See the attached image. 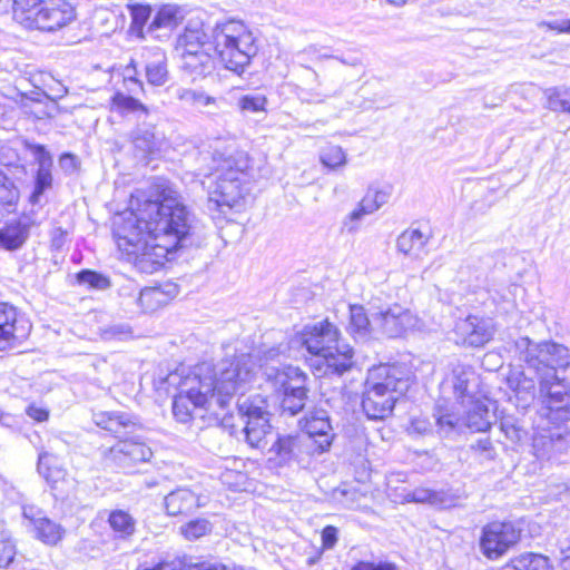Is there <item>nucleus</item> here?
<instances>
[{
    "instance_id": "f3484780",
    "label": "nucleus",
    "mask_w": 570,
    "mask_h": 570,
    "mask_svg": "<svg viewBox=\"0 0 570 570\" xmlns=\"http://www.w3.org/2000/svg\"><path fill=\"white\" fill-rule=\"evenodd\" d=\"M373 322L379 324L382 332L389 337H399L407 331L421 328V320L411 311L400 305H394L386 311L380 312L373 318Z\"/></svg>"
},
{
    "instance_id": "603ef678",
    "label": "nucleus",
    "mask_w": 570,
    "mask_h": 570,
    "mask_svg": "<svg viewBox=\"0 0 570 570\" xmlns=\"http://www.w3.org/2000/svg\"><path fill=\"white\" fill-rule=\"evenodd\" d=\"M80 284H87L92 288L105 289L110 286L107 277L92 271H82L77 276Z\"/></svg>"
},
{
    "instance_id": "4d7b16f0",
    "label": "nucleus",
    "mask_w": 570,
    "mask_h": 570,
    "mask_svg": "<svg viewBox=\"0 0 570 570\" xmlns=\"http://www.w3.org/2000/svg\"><path fill=\"white\" fill-rule=\"evenodd\" d=\"M28 148L38 164V169L52 167V157L42 145H28Z\"/></svg>"
},
{
    "instance_id": "a19ab883",
    "label": "nucleus",
    "mask_w": 570,
    "mask_h": 570,
    "mask_svg": "<svg viewBox=\"0 0 570 570\" xmlns=\"http://www.w3.org/2000/svg\"><path fill=\"white\" fill-rule=\"evenodd\" d=\"M165 303V293L158 287H146L138 297V304L145 312H154Z\"/></svg>"
},
{
    "instance_id": "aec40b11",
    "label": "nucleus",
    "mask_w": 570,
    "mask_h": 570,
    "mask_svg": "<svg viewBox=\"0 0 570 570\" xmlns=\"http://www.w3.org/2000/svg\"><path fill=\"white\" fill-rule=\"evenodd\" d=\"M22 515L29 522L28 527L31 528L35 537L41 542L55 546L62 539L63 528L47 518L40 509L33 505L23 507Z\"/></svg>"
},
{
    "instance_id": "e433bc0d",
    "label": "nucleus",
    "mask_w": 570,
    "mask_h": 570,
    "mask_svg": "<svg viewBox=\"0 0 570 570\" xmlns=\"http://www.w3.org/2000/svg\"><path fill=\"white\" fill-rule=\"evenodd\" d=\"M177 41L184 43L196 42L195 45L205 46L206 43L209 45L210 36L207 35L205 24L200 19H190Z\"/></svg>"
},
{
    "instance_id": "4be33fe9",
    "label": "nucleus",
    "mask_w": 570,
    "mask_h": 570,
    "mask_svg": "<svg viewBox=\"0 0 570 570\" xmlns=\"http://www.w3.org/2000/svg\"><path fill=\"white\" fill-rule=\"evenodd\" d=\"M463 409V424L475 432L487 431L491 426L489 407L484 401L469 397L465 405H460Z\"/></svg>"
},
{
    "instance_id": "a211bd4d",
    "label": "nucleus",
    "mask_w": 570,
    "mask_h": 570,
    "mask_svg": "<svg viewBox=\"0 0 570 570\" xmlns=\"http://www.w3.org/2000/svg\"><path fill=\"white\" fill-rule=\"evenodd\" d=\"M272 452L278 458L281 463L291 461H304L306 456L317 453L315 441L311 436L285 435L278 438L273 444Z\"/></svg>"
},
{
    "instance_id": "72a5a7b5",
    "label": "nucleus",
    "mask_w": 570,
    "mask_h": 570,
    "mask_svg": "<svg viewBox=\"0 0 570 570\" xmlns=\"http://www.w3.org/2000/svg\"><path fill=\"white\" fill-rule=\"evenodd\" d=\"M508 385L515 392L518 399L523 402L531 401L535 396V382L524 372H512L508 376Z\"/></svg>"
},
{
    "instance_id": "69168bd1",
    "label": "nucleus",
    "mask_w": 570,
    "mask_h": 570,
    "mask_svg": "<svg viewBox=\"0 0 570 570\" xmlns=\"http://www.w3.org/2000/svg\"><path fill=\"white\" fill-rule=\"evenodd\" d=\"M186 570H224V567L219 563L203 561L186 566Z\"/></svg>"
},
{
    "instance_id": "774afa93",
    "label": "nucleus",
    "mask_w": 570,
    "mask_h": 570,
    "mask_svg": "<svg viewBox=\"0 0 570 570\" xmlns=\"http://www.w3.org/2000/svg\"><path fill=\"white\" fill-rule=\"evenodd\" d=\"M28 415L38 422H43L49 416L46 410L36 406H30L28 409Z\"/></svg>"
},
{
    "instance_id": "bb28decb",
    "label": "nucleus",
    "mask_w": 570,
    "mask_h": 570,
    "mask_svg": "<svg viewBox=\"0 0 570 570\" xmlns=\"http://www.w3.org/2000/svg\"><path fill=\"white\" fill-rule=\"evenodd\" d=\"M426 243L428 237L419 229H406L397 237L396 246L404 255L421 259L428 253Z\"/></svg>"
},
{
    "instance_id": "3c124183",
    "label": "nucleus",
    "mask_w": 570,
    "mask_h": 570,
    "mask_svg": "<svg viewBox=\"0 0 570 570\" xmlns=\"http://www.w3.org/2000/svg\"><path fill=\"white\" fill-rule=\"evenodd\" d=\"M267 98L264 95H245L238 99V107L244 112L265 111Z\"/></svg>"
},
{
    "instance_id": "bf43d9fd",
    "label": "nucleus",
    "mask_w": 570,
    "mask_h": 570,
    "mask_svg": "<svg viewBox=\"0 0 570 570\" xmlns=\"http://www.w3.org/2000/svg\"><path fill=\"white\" fill-rule=\"evenodd\" d=\"M410 433L423 435L432 431V424L428 419L414 417L409 428Z\"/></svg>"
},
{
    "instance_id": "b1692460",
    "label": "nucleus",
    "mask_w": 570,
    "mask_h": 570,
    "mask_svg": "<svg viewBox=\"0 0 570 570\" xmlns=\"http://www.w3.org/2000/svg\"><path fill=\"white\" fill-rule=\"evenodd\" d=\"M165 507L168 514L180 515L193 512L200 503L191 490L179 488L165 497Z\"/></svg>"
},
{
    "instance_id": "c03bdc74",
    "label": "nucleus",
    "mask_w": 570,
    "mask_h": 570,
    "mask_svg": "<svg viewBox=\"0 0 570 570\" xmlns=\"http://www.w3.org/2000/svg\"><path fill=\"white\" fill-rule=\"evenodd\" d=\"M406 498L409 501L419 503H430L440 507H445L448 504V502L444 500V493L424 488L413 490L406 495Z\"/></svg>"
},
{
    "instance_id": "a18cd8bd",
    "label": "nucleus",
    "mask_w": 570,
    "mask_h": 570,
    "mask_svg": "<svg viewBox=\"0 0 570 570\" xmlns=\"http://www.w3.org/2000/svg\"><path fill=\"white\" fill-rule=\"evenodd\" d=\"M469 385V373L464 368H458L453 371V391L458 399V405H465L469 402V397H473L468 394Z\"/></svg>"
},
{
    "instance_id": "f257e3e1",
    "label": "nucleus",
    "mask_w": 570,
    "mask_h": 570,
    "mask_svg": "<svg viewBox=\"0 0 570 570\" xmlns=\"http://www.w3.org/2000/svg\"><path fill=\"white\" fill-rule=\"evenodd\" d=\"M190 229V215L174 191L160 200H146L116 224L119 250L141 273L153 274L178 248Z\"/></svg>"
},
{
    "instance_id": "f8f14e48",
    "label": "nucleus",
    "mask_w": 570,
    "mask_h": 570,
    "mask_svg": "<svg viewBox=\"0 0 570 570\" xmlns=\"http://www.w3.org/2000/svg\"><path fill=\"white\" fill-rule=\"evenodd\" d=\"M570 449V432L560 425L550 426L537 420L532 435V451L539 460H552Z\"/></svg>"
},
{
    "instance_id": "5701e85b",
    "label": "nucleus",
    "mask_w": 570,
    "mask_h": 570,
    "mask_svg": "<svg viewBox=\"0 0 570 570\" xmlns=\"http://www.w3.org/2000/svg\"><path fill=\"white\" fill-rule=\"evenodd\" d=\"M185 18L184 10L177 6L167 4L158 10L149 24L147 32L153 35L158 30H166L164 35H155V38L168 37L169 32L178 27Z\"/></svg>"
},
{
    "instance_id": "5fc2aeb1",
    "label": "nucleus",
    "mask_w": 570,
    "mask_h": 570,
    "mask_svg": "<svg viewBox=\"0 0 570 570\" xmlns=\"http://www.w3.org/2000/svg\"><path fill=\"white\" fill-rule=\"evenodd\" d=\"M16 546L8 534H0V567L7 568L14 559Z\"/></svg>"
},
{
    "instance_id": "864d4df0",
    "label": "nucleus",
    "mask_w": 570,
    "mask_h": 570,
    "mask_svg": "<svg viewBox=\"0 0 570 570\" xmlns=\"http://www.w3.org/2000/svg\"><path fill=\"white\" fill-rule=\"evenodd\" d=\"M129 10L132 19L131 28L140 33L150 16L151 9L149 6L132 4L129 6Z\"/></svg>"
},
{
    "instance_id": "f03ea898",
    "label": "nucleus",
    "mask_w": 570,
    "mask_h": 570,
    "mask_svg": "<svg viewBox=\"0 0 570 570\" xmlns=\"http://www.w3.org/2000/svg\"><path fill=\"white\" fill-rule=\"evenodd\" d=\"M256 374V364L250 354L222 361L217 370L208 363L170 372L164 380L168 387L177 391L173 401V414L178 422H189L195 412L205 411L217 422L227 419L230 402L236 393H244Z\"/></svg>"
},
{
    "instance_id": "4c0bfd02",
    "label": "nucleus",
    "mask_w": 570,
    "mask_h": 570,
    "mask_svg": "<svg viewBox=\"0 0 570 570\" xmlns=\"http://www.w3.org/2000/svg\"><path fill=\"white\" fill-rule=\"evenodd\" d=\"M350 330L361 338H365L371 333V322L361 305L350 307Z\"/></svg>"
},
{
    "instance_id": "79ce46f5",
    "label": "nucleus",
    "mask_w": 570,
    "mask_h": 570,
    "mask_svg": "<svg viewBox=\"0 0 570 570\" xmlns=\"http://www.w3.org/2000/svg\"><path fill=\"white\" fill-rule=\"evenodd\" d=\"M346 160V154L340 146L328 145L320 154V161L330 169L345 166Z\"/></svg>"
},
{
    "instance_id": "412c9836",
    "label": "nucleus",
    "mask_w": 570,
    "mask_h": 570,
    "mask_svg": "<svg viewBox=\"0 0 570 570\" xmlns=\"http://www.w3.org/2000/svg\"><path fill=\"white\" fill-rule=\"evenodd\" d=\"M92 421L98 428L111 433L119 440L135 434L139 429V425L130 414L120 411L96 412L92 415Z\"/></svg>"
},
{
    "instance_id": "8fccbe9b",
    "label": "nucleus",
    "mask_w": 570,
    "mask_h": 570,
    "mask_svg": "<svg viewBox=\"0 0 570 570\" xmlns=\"http://www.w3.org/2000/svg\"><path fill=\"white\" fill-rule=\"evenodd\" d=\"M500 430L505 438L514 444L521 442L525 436V431L518 424L517 420L511 416L501 419Z\"/></svg>"
},
{
    "instance_id": "20e7f679",
    "label": "nucleus",
    "mask_w": 570,
    "mask_h": 570,
    "mask_svg": "<svg viewBox=\"0 0 570 570\" xmlns=\"http://www.w3.org/2000/svg\"><path fill=\"white\" fill-rule=\"evenodd\" d=\"M312 355L311 366L318 376L342 375L353 365V350L340 343L338 328L327 320L308 324L292 340Z\"/></svg>"
},
{
    "instance_id": "cd10ccee",
    "label": "nucleus",
    "mask_w": 570,
    "mask_h": 570,
    "mask_svg": "<svg viewBox=\"0 0 570 570\" xmlns=\"http://www.w3.org/2000/svg\"><path fill=\"white\" fill-rule=\"evenodd\" d=\"M499 570H553L549 558L533 552L521 553L512 558Z\"/></svg>"
},
{
    "instance_id": "6ab92c4d",
    "label": "nucleus",
    "mask_w": 570,
    "mask_h": 570,
    "mask_svg": "<svg viewBox=\"0 0 570 570\" xmlns=\"http://www.w3.org/2000/svg\"><path fill=\"white\" fill-rule=\"evenodd\" d=\"M302 428L305 431L303 436H311L315 441L317 453L328 450L334 434L325 410L314 409L309 411L302 422Z\"/></svg>"
},
{
    "instance_id": "a878e982",
    "label": "nucleus",
    "mask_w": 570,
    "mask_h": 570,
    "mask_svg": "<svg viewBox=\"0 0 570 570\" xmlns=\"http://www.w3.org/2000/svg\"><path fill=\"white\" fill-rule=\"evenodd\" d=\"M147 58L146 77L150 85L163 86L168 80L165 52L159 48L147 49L142 53Z\"/></svg>"
},
{
    "instance_id": "49530a36",
    "label": "nucleus",
    "mask_w": 570,
    "mask_h": 570,
    "mask_svg": "<svg viewBox=\"0 0 570 570\" xmlns=\"http://www.w3.org/2000/svg\"><path fill=\"white\" fill-rule=\"evenodd\" d=\"M212 532V524L206 519L193 520L180 528V533L187 540H197Z\"/></svg>"
},
{
    "instance_id": "680f3d73",
    "label": "nucleus",
    "mask_w": 570,
    "mask_h": 570,
    "mask_svg": "<svg viewBox=\"0 0 570 570\" xmlns=\"http://www.w3.org/2000/svg\"><path fill=\"white\" fill-rule=\"evenodd\" d=\"M352 570H396L395 566L389 562H367V561H360L356 563Z\"/></svg>"
},
{
    "instance_id": "ea45409f",
    "label": "nucleus",
    "mask_w": 570,
    "mask_h": 570,
    "mask_svg": "<svg viewBox=\"0 0 570 570\" xmlns=\"http://www.w3.org/2000/svg\"><path fill=\"white\" fill-rule=\"evenodd\" d=\"M177 98L195 108L216 106V98L206 95L204 91L181 88L177 91Z\"/></svg>"
},
{
    "instance_id": "0e129e2a",
    "label": "nucleus",
    "mask_w": 570,
    "mask_h": 570,
    "mask_svg": "<svg viewBox=\"0 0 570 570\" xmlns=\"http://www.w3.org/2000/svg\"><path fill=\"white\" fill-rule=\"evenodd\" d=\"M66 238L67 232L65 229L61 227L53 228L51 232V246L55 249H60L65 245Z\"/></svg>"
},
{
    "instance_id": "e2e57ef3",
    "label": "nucleus",
    "mask_w": 570,
    "mask_h": 570,
    "mask_svg": "<svg viewBox=\"0 0 570 570\" xmlns=\"http://www.w3.org/2000/svg\"><path fill=\"white\" fill-rule=\"evenodd\" d=\"M322 541H323L324 548H326V549L333 548L337 541L336 528L332 527V525L325 527L322 532Z\"/></svg>"
},
{
    "instance_id": "09e8293b",
    "label": "nucleus",
    "mask_w": 570,
    "mask_h": 570,
    "mask_svg": "<svg viewBox=\"0 0 570 570\" xmlns=\"http://www.w3.org/2000/svg\"><path fill=\"white\" fill-rule=\"evenodd\" d=\"M390 196L389 189H368L361 202L366 206L367 212L374 213L387 203Z\"/></svg>"
},
{
    "instance_id": "9b49d317",
    "label": "nucleus",
    "mask_w": 570,
    "mask_h": 570,
    "mask_svg": "<svg viewBox=\"0 0 570 570\" xmlns=\"http://www.w3.org/2000/svg\"><path fill=\"white\" fill-rule=\"evenodd\" d=\"M542 376L539 395L542 402L538 420L559 425L570 420V386L564 380L550 381Z\"/></svg>"
},
{
    "instance_id": "dca6fc26",
    "label": "nucleus",
    "mask_w": 570,
    "mask_h": 570,
    "mask_svg": "<svg viewBox=\"0 0 570 570\" xmlns=\"http://www.w3.org/2000/svg\"><path fill=\"white\" fill-rule=\"evenodd\" d=\"M453 333L456 344L481 347L493 338L495 325L491 318L470 315L456 321Z\"/></svg>"
},
{
    "instance_id": "2f4dec72",
    "label": "nucleus",
    "mask_w": 570,
    "mask_h": 570,
    "mask_svg": "<svg viewBox=\"0 0 570 570\" xmlns=\"http://www.w3.org/2000/svg\"><path fill=\"white\" fill-rule=\"evenodd\" d=\"M180 68L190 76H204L213 67L212 56L208 52H198L178 57Z\"/></svg>"
},
{
    "instance_id": "c85d7f7f",
    "label": "nucleus",
    "mask_w": 570,
    "mask_h": 570,
    "mask_svg": "<svg viewBox=\"0 0 570 570\" xmlns=\"http://www.w3.org/2000/svg\"><path fill=\"white\" fill-rule=\"evenodd\" d=\"M38 472L52 487H56L66 476V471L59 464L58 456L45 450L39 452Z\"/></svg>"
},
{
    "instance_id": "ddd939ff",
    "label": "nucleus",
    "mask_w": 570,
    "mask_h": 570,
    "mask_svg": "<svg viewBox=\"0 0 570 570\" xmlns=\"http://www.w3.org/2000/svg\"><path fill=\"white\" fill-rule=\"evenodd\" d=\"M521 538V530L512 522L494 521L482 529L480 549L491 560L499 559L514 547Z\"/></svg>"
},
{
    "instance_id": "393cba45",
    "label": "nucleus",
    "mask_w": 570,
    "mask_h": 570,
    "mask_svg": "<svg viewBox=\"0 0 570 570\" xmlns=\"http://www.w3.org/2000/svg\"><path fill=\"white\" fill-rule=\"evenodd\" d=\"M458 404L452 406L438 404L433 412L438 434L448 436L450 433L460 430L463 424V416L458 409Z\"/></svg>"
},
{
    "instance_id": "7c9ffc66",
    "label": "nucleus",
    "mask_w": 570,
    "mask_h": 570,
    "mask_svg": "<svg viewBox=\"0 0 570 570\" xmlns=\"http://www.w3.org/2000/svg\"><path fill=\"white\" fill-rule=\"evenodd\" d=\"M108 524L117 539H129L136 531V520L124 510H114L108 517Z\"/></svg>"
},
{
    "instance_id": "39448f33",
    "label": "nucleus",
    "mask_w": 570,
    "mask_h": 570,
    "mask_svg": "<svg viewBox=\"0 0 570 570\" xmlns=\"http://www.w3.org/2000/svg\"><path fill=\"white\" fill-rule=\"evenodd\" d=\"M209 46L219 63L240 76L257 53L256 40L249 28L240 20L217 22L210 32Z\"/></svg>"
},
{
    "instance_id": "0eeeda50",
    "label": "nucleus",
    "mask_w": 570,
    "mask_h": 570,
    "mask_svg": "<svg viewBox=\"0 0 570 570\" xmlns=\"http://www.w3.org/2000/svg\"><path fill=\"white\" fill-rule=\"evenodd\" d=\"M13 13L27 27L55 32L76 19L75 8L66 0H13Z\"/></svg>"
},
{
    "instance_id": "13d9d810",
    "label": "nucleus",
    "mask_w": 570,
    "mask_h": 570,
    "mask_svg": "<svg viewBox=\"0 0 570 570\" xmlns=\"http://www.w3.org/2000/svg\"><path fill=\"white\" fill-rule=\"evenodd\" d=\"M471 448L475 452L482 454L487 460H492L494 458L495 451L489 438L478 440L471 445Z\"/></svg>"
},
{
    "instance_id": "9d476101",
    "label": "nucleus",
    "mask_w": 570,
    "mask_h": 570,
    "mask_svg": "<svg viewBox=\"0 0 570 570\" xmlns=\"http://www.w3.org/2000/svg\"><path fill=\"white\" fill-rule=\"evenodd\" d=\"M238 411L244 420V433L252 448L266 446V436L271 433L268 402L259 394L239 399Z\"/></svg>"
},
{
    "instance_id": "37998d69",
    "label": "nucleus",
    "mask_w": 570,
    "mask_h": 570,
    "mask_svg": "<svg viewBox=\"0 0 570 570\" xmlns=\"http://www.w3.org/2000/svg\"><path fill=\"white\" fill-rule=\"evenodd\" d=\"M287 351V345L278 344L277 346L269 347L262 352L259 356V368L265 377V368L268 366H277V367H287L288 365H284L279 362V357L285 355Z\"/></svg>"
},
{
    "instance_id": "6e6552de",
    "label": "nucleus",
    "mask_w": 570,
    "mask_h": 570,
    "mask_svg": "<svg viewBox=\"0 0 570 570\" xmlns=\"http://www.w3.org/2000/svg\"><path fill=\"white\" fill-rule=\"evenodd\" d=\"M517 345L523 350V360L529 370L537 374L539 382L549 374L550 381L563 380L558 375V370L570 364V354L566 346L552 342L532 343L528 337L520 338Z\"/></svg>"
},
{
    "instance_id": "4468645a",
    "label": "nucleus",
    "mask_w": 570,
    "mask_h": 570,
    "mask_svg": "<svg viewBox=\"0 0 570 570\" xmlns=\"http://www.w3.org/2000/svg\"><path fill=\"white\" fill-rule=\"evenodd\" d=\"M151 456V449L131 434L109 448L105 453V461L118 468L130 469L137 463L149 461Z\"/></svg>"
},
{
    "instance_id": "f704fd0d",
    "label": "nucleus",
    "mask_w": 570,
    "mask_h": 570,
    "mask_svg": "<svg viewBox=\"0 0 570 570\" xmlns=\"http://www.w3.org/2000/svg\"><path fill=\"white\" fill-rule=\"evenodd\" d=\"M547 107L552 111L570 115V86H557L544 90Z\"/></svg>"
},
{
    "instance_id": "c756f323",
    "label": "nucleus",
    "mask_w": 570,
    "mask_h": 570,
    "mask_svg": "<svg viewBox=\"0 0 570 570\" xmlns=\"http://www.w3.org/2000/svg\"><path fill=\"white\" fill-rule=\"evenodd\" d=\"M131 138L134 146L144 154H153L158 150L163 139L151 125L137 127L132 131Z\"/></svg>"
},
{
    "instance_id": "1a4fd4ad",
    "label": "nucleus",
    "mask_w": 570,
    "mask_h": 570,
    "mask_svg": "<svg viewBox=\"0 0 570 570\" xmlns=\"http://www.w3.org/2000/svg\"><path fill=\"white\" fill-rule=\"evenodd\" d=\"M305 374L295 366L265 368V381L277 393L283 394L282 409L289 415L302 411L306 401Z\"/></svg>"
},
{
    "instance_id": "c9c22d12",
    "label": "nucleus",
    "mask_w": 570,
    "mask_h": 570,
    "mask_svg": "<svg viewBox=\"0 0 570 570\" xmlns=\"http://www.w3.org/2000/svg\"><path fill=\"white\" fill-rule=\"evenodd\" d=\"M19 199V191L14 184L0 170V218L13 210Z\"/></svg>"
},
{
    "instance_id": "052dcab7",
    "label": "nucleus",
    "mask_w": 570,
    "mask_h": 570,
    "mask_svg": "<svg viewBox=\"0 0 570 570\" xmlns=\"http://www.w3.org/2000/svg\"><path fill=\"white\" fill-rule=\"evenodd\" d=\"M195 43L196 42L184 43V42L177 41L176 47H175L176 56L180 57V56H185L187 53L194 55V53H198V52H207L204 49L203 45L198 46Z\"/></svg>"
},
{
    "instance_id": "6e6d98bb",
    "label": "nucleus",
    "mask_w": 570,
    "mask_h": 570,
    "mask_svg": "<svg viewBox=\"0 0 570 570\" xmlns=\"http://www.w3.org/2000/svg\"><path fill=\"white\" fill-rule=\"evenodd\" d=\"M372 214L367 212L366 206L360 202L358 206L352 210L344 219L343 226L348 233H355L358 229V222L366 215Z\"/></svg>"
},
{
    "instance_id": "7ed1b4c3",
    "label": "nucleus",
    "mask_w": 570,
    "mask_h": 570,
    "mask_svg": "<svg viewBox=\"0 0 570 570\" xmlns=\"http://www.w3.org/2000/svg\"><path fill=\"white\" fill-rule=\"evenodd\" d=\"M212 176L207 188L206 208L213 218L226 217L232 212H242L250 197V181L247 174L249 159L243 151L225 156H212Z\"/></svg>"
},
{
    "instance_id": "58836bf2",
    "label": "nucleus",
    "mask_w": 570,
    "mask_h": 570,
    "mask_svg": "<svg viewBox=\"0 0 570 570\" xmlns=\"http://www.w3.org/2000/svg\"><path fill=\"white\" fill-rule=\"evenodd\" d=\"M27 239V232L23 227L14 224L0 229V246L12 250L19 248Z\"/></svg>"
},
{
    "instance_id": "338daca9",
    "label": "nucleus",
    "mask_w": 570,
    "mask_h": 570,
    "mask_svg": "<svg viewBox=\"0 0 570 570\" xmlns=\"http://www.w3.org/2000/svg\"><path fill=\"white\" fill-rule=\"evenodd\" d=\"M59 165L66 171H73L76 169V157L71 154H63L59 159Z\"/></svg>"
},
{
    "instance_id": "de8ad7c7",
    "label": "nucleus",
    "mask_w": 570,
    "mask_h": 570,
    "mask_svg": "<svg viewBox=\"0 0 570 570\" xmlns=\"http://www.w3.org/2000/svg\"><path fill=\"white\" fill-rule=\"evenodd\" d=\"M52 185L51 168H42L37 170L35 189L30 195V203L36 205L40 202L42 194Z\"/></svg>"
},
{
    "instance_id": "473e14b6",
    "label": "nucleus",
    "mask_w": 570,
    "mask_h": 570,
    "mask_svg": "<svg viewBox=\"0 0 570 570\" xmlns=\"http://www.w3.org/2000/svg\"><path fill=\"white\" fill-rule=\"evenodd\" d=\"M111 109L121 116L127 115H145L149 114V109L138 99L124 92H116L111 98Z\"/></svg>"
},
{
    "instance_id": "2eb2a0df",
    "label": "nucleus",
    "mask_w": 570,
    "mask_h": 570,
    "mask_svg": "<svg viewBox=\"0 0 570 570\" xmlns=\"http://www.w3.org/2000/svg\"><path fill=\"white\" fill-rule=\"evenodd\" d=\"M31 325L17 309L0 303V351L19 346L30 334Z\"/></svg>"
},
{
    "instance_id": "423d86ee",
    "label": "nucleus",
    "mask_w": 570,
    "mask_h": 570,
    "mask_svg": "<svg viewBox=\"0 0 570 570\" xmlns=\"http://www.w3.org/2000/svg\"><path fill=\"white\" fill-rule=\"evenodd\" d=\"M395 366L380 365L368 371L363 392L362 407L371 420L387 417L397 399L407 390V381Z\"/></svg>"
}]
</instances>
